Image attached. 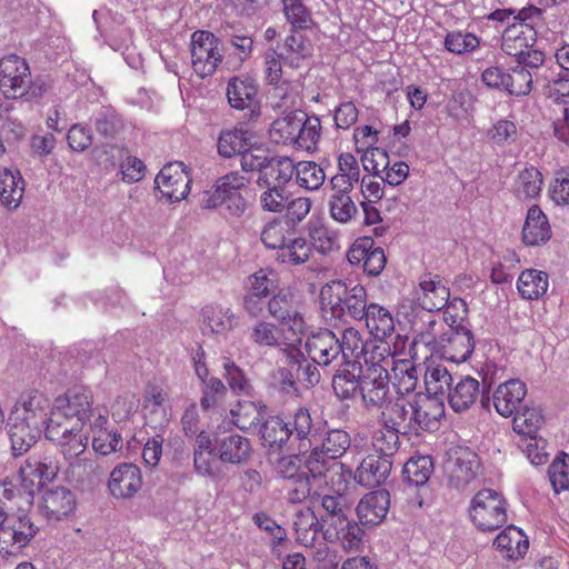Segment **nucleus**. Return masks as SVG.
<instances>
[{
	"instance_id": "f257e3e1",
	"label": "nucleus",
	"mask_w": 569,
	"mask_h": 569,
	"mask_svg": "<svg viewBox=\"0 0 569 569\" xmlns=\"http://www.w3.org/2000/svg\"><path fill=\"white\" fill-rule=\"evenodd\" d=\"M51 407L50 399L37 389L20 393L8 419L13 456H22L37 442Z\"/></svg>"
},
{
	"instance_id": "f03ea898",
	"label": "nucleus",
	"mask_w": 569,
	"mask_h": 569,
	"mask_svg": "<svg viewBox=\"0 0 569 569\" xmlns=\"http://www.w3.org/2000/svg\"><path fill=\"white\" fill-rule=\"evenodd\" d=\"M385 415L388 422L402 425L403 433L432 432L438 430L445 417V403L440 398L426 393L397 397L393 407Z\"/></svg>"
},
{
	"instance_id": "7ed1b4c3",
	"label": "nucleus",
	"mask_w": 569,
	"mask_h": 569,
	"mask_svg": "<svg viewBox=\"0 0 569 569\" xmlns=\"http://www.w3.org/2000/svg\"><path fill=\"white\" fill-rule=\"evenodd\" d=\"M0 91L7 99H38L46 92L42 81L33 80L27 60L11 53L0 59Z\"/></svg>"
},
{
	"instance_id": "20e7f679",
	"label": "nucleus",
	"mask_w": 569,
	"mask_h": 569,
	"mask_svg": "<svg viewBox=\"0 0 569 569\" xmlns=\"http://www.w3.org/2000/svg\"><path fill=\"white\" fill-rule=\"evenodd\" d=\"M471 522L481 531H495L507 522V501L501 492L481 489L469 506Z\"/></svg>"
},
{
	"instance_id": "39448f33",
	"label": "nucleus",
	"mask_w": 569,
	"mask_h": 569,
	"mask_svg": "<svg viewBox=\"0 0 569 569\" xmlns=\"http://www.w3.org/2000/svg\"><path fill=\"white\" fill-rule=\"evenodd\" d=\"M321 302L330 306L332 312L345 310L353 319L360 320L367 311V290L361 284L348 289L346 282L335 280L326 284L320 292Z\"/></svg>"
},
{
	"instance_id": "423d86ee",
	"label": "nucleus",
	"mask_w": 569,
	"mask_h": 569,
	"mask_svg": "<svg viewBox=\"0 0 569 569\" xmlns=\"http://www.w3.org/2000/svg\"><path fill=\"white\" fill-rule=\"evenodd\" d=\"M191 66L197 76L211 77L223 61L220 39L208 30H197L190 41Z\"/></svg>"
},
{
	"instance_id": "0eeeda50",
	"label": "nucleus",
	"mask_w": 569,
	"mask_h": 569,
	"mask_svg": "<svg viewBox=\"0 0 569 569\" xmlns=\"http://www.w3.org/2000/svg\"><path fill=\"white\" fill-rule=\"evenodd\" d=\"M293 529L296 541L309 550V556L315 561L327 560L330 548L321 535L322 526L311 508L305 507L295 513Z\"/></svg>"
},
{
	"instance_id": "6e6552de",
	"label": "nucleus",
	"mask_w": 569,
	"mask_h": 569,
	"mask_svg": "<svg viewBox=\"0 0 569 569\" xmlns=\"http://www.w3.org/2000/svg\"><path fill=\"white\" fill-rule=\"evenodd\" d=\"M361 403L368 411H380L381 419L386 420L387 410L392 408L389 373H382V370H360V391Z\"/></svg>"
},
{
	"instance_id": "1a4fd4ad",
	"label": "nucleus",
	"mask_w": 569,
	"mask_h": 569,
	"mask_svg": "<svg viewBox=\"0 0 569 569\" xmlns=\"http://www.w3.org/2000/svg\"><path fill=\"white\" fill-rule=\"evenodd\" d=\"M268 310L271 317L277 319L282 326H287L292 332L293 338L290 342H284L290 348V352H296L297 357H302L295 345L301 341L305 332V320L297 310L293 302V295L289 290H279L268 302Z\"/></svg>"
},
{
	"instance_id": "9d476101",
	"label": "nucleus",
	"mask_w": 569,
	"mask_h": 569,
	"mask_svg": "<svg viewBox=\"0 0 569 569\" xmlns=\"http://www.w3.org/2000/svg\"><path fill=\"white\" fill-rule=\"evenodd\" d=\"M58 473V467L48 459L43 461L31 456L20 466L16 482L19 483L18 492L24 496V501L30 503L34 493L51 481Z\"/></svg>"
},
{
	"instance_id": "9b49d317",
	"label": "nucleus",
	"mask_w": 569,
	"mask_h": 569,
	"mask_svg": "<svg viewBox=\"0 0 569 569\" xmlns=\"http://www.w3.org/2000/svg\"><path fill=\"white\" fill-rule=\"evenodd\" d=\"M191 174L181 161L166 164L157 174L154 183L161 197L169 202H179L190 192Z\"/></svg>"
},
{
	"instance_id": "f8f14e48",
	"label": "nucleus",
	"mask_w": 569,
	"mask_h": 569,
	"mask_svg": "<svg viewBox=\"0 0 569 569\" xmlns=\"http://www.w3.org/2000/svg\"><path fill=\"white\" fill-rule=\"evenodd\" d=\"M170 398L166 387L148 383L142 397V416L150 428L157 430L164 428L170 420Z\"/></svg>"
},
{
	"instance_id": "ddd939ff",
	"label": "nucleus",
	"mask_w": 569,
	"mask_h": 569,
	"mask_svg": "<svg viewBox=\"0 0 569 569\" xmlns=\"http://www.w3.org/2000/svg\"><path fill=\"white\" fill-rule=\"evenodd\" d=\"M351 440L347 431L333 429L327 432L320 448H315L306 466L310 475H319L323 470V462H333L350 447Z\"/></svg>"
},
{
	"instance_id": "4468645a",
	"label": "nucleus",
	"mask_w": 569,
	"mask_h": 569,
	"mask_svg": "<svg viewBox=\"0 0 569 569\" xmlns=\"http://www.w3.org/2000/svg\"><path fill=\"white\" fill-rule=\"evenodd\" d=\"M347 260L352 266L362 264L368 277H378L387 263L383 249L377 247L371 237L356 239L347 251Z\"/></svg>"
},
{
	"instance_id": "2eb2a0df",
	"label": "nucleus",
	"mask_w": 569,
	"mask_h": 569,
	"mask_svg": "<svg viewBox=\"0 0 569 569\" xmlns=\"http://www.w3.org/2000/svg\"><path fill=\"white\" fill-rule=\"evenodd\" d=\"M36 535V528L27 518L7 516L0 526V555H18Z\"/></svg>"
},
{
	"instance_id": "dca6fc26",
	"label": "nucleus",
	"mask_w": 569,
	"mask_h": 569,
	"mask_svg": "<svg viewBox=\"0 0 569 569\" xmlns=\"http://www.w3.org/2000/svg\"><path fill=\"white\" fill-rule=\"evenodd\" d=\"M480 462L477 453L469 448L455 449L446 466L448 481L457 489L466 488L478 476Z\"/></svg>"
},
{
	"instance_id": "f3484780",
	"label": "nucleus",
	"mask_w": 569,
	"mask_h": 569,
	"mask_svg": "<svg viewBox=\"0 0 569 569\" xmlns=\"http://www.w3.org/2000/svg\"><path fill=\"white\" fill-rule=\"evenodd\" d=\"M475 349V340L470 330L465 327L450 329L440 338L438 352L448 361L460 363L470 358Z\"/></svg>"
},
{
	"instance_id": "a211bd4d",
	"label": "nucleus",
	"mask_w": 569,
	"mask_h": 569,
	"mask_svg": "<svg viewBox=\"0 0 569 569\" xmlns=\"http://www.w3.org/2000/svg\"><path fill=\"white\" fill-rule=\"evenodd\" d=\"M305 348L310 359L320 367L330 366L341 353L339 339L328 329L309 336Z\"/></svg>"
},
{
	"instance_id": "6ab92c4d",
	"label": "nucleus",
	"mask_w": 569,
	"mask_h": 569,
	"mask_svg": "<svg viewBox=\"0 0 569 569\" xmlns=\"http://www.w3.org/2000/svg\"><path fill=\"white\" fill-rule=\"evenodd\" d=\"M527 385L518 378L509 379L495 389L492 403L498 415L512 417L527 396Z\"/></svg>"
},
{
	"instance_id": "aec40b11",
	"label": "nucleus",
	"mask_w": 569,
	"mask_h": 569,
	"mask_svg": "<svg viewBox=\"0 0 569 569\" xmlns=\"http://www.w3.org/2000/svg\"><path fill=\"white\" fill-rule=\"evenodd\" d=\"M53 406L78 419V422H82L84 427L90 417L93 416V395L86 387H76L69 389L63 396L57 397Z\"/></svg>"
},
{
	"instance_id": "412c9836",
	"label": "nucleus",
	"mask_w": 569,
	"mask_h": 569,
	"mask_svg": "<svg viewBox=\"0 0 569 569\" xmlns=\"http://www.w3.org/2000/svg\"><path fill=\"white\" fill-rule=\"evenodd\" d=\"M141 487V471L133 463H120L110 473L108 488L116 498H132Z\"/></svg>"
},
{
	"instance_id": "4be33fe9",
	"label": "nucleus",
	"mask_w": 569,
	"mask_h": 569,
	"mask_svg": "<svg viewBox=\"0 0 569 569\" xmlns=\"http://www.w3.org/2000/svg\"><path fill=\"white\" fill-rule=\"evenodd\" d=\"M302 30L290 29V33L284 38L280 48L283 63L292 69H299L307 59L311 58L313 52V43Z\"/></svg>"
},
{
	"instance_id": "5701e85b",
	"label": "nucleus",
	"mask_w": 569,
	"mask_h": 569,
	"mask_svg": "<svg viewBox=\"0 0 569 569\" xmlns=\"http://www.w3.org/2000/svg\"><path fill=\"white\" fill-rule=\"evenodd\" d=\"M310 249L322 256H329L340 249L339 231L321 218H311L307 223Z\"/></svg>"
},
{
	"instance_id": "b1692460",
	"label": "nucleus",
	"mask_w": 569,
	"mask_h": 569,
	"mask_svg": "<svg viewBox=\"0 0 569 569\" xmlns=\"http://www.w3.org/2000/svg\"><path fill=\"white\" fill-rule=\"evenodd\" d=\"M537 41V31L533 24L510 23L501 36V49L511 57H521L525 50L530 49Z\"/></svg>"
},
{
	"instance_id": "393cba45",
	"label": "nucleus",
	"mask_w": 569,
	"mask_h": 569,
	"mask_svg": "<svg viewBox=\"0 0 569 569\" xmlns=\"http://www.w3.org/2000/svg\"><path fill=\"white\" fill-rule=\"evenodd\" d=\"M521 234L522 242L528 247L542 246L550 240L551 226L539 206L532 204L528 209Z\"/></svg>"
},
{
	"instance_id": "a878e982",
	"label": "nucleus",
	"mask_w": 569,
	"mask_h": 569,
	"mask_svg": "<svg viewBox=\"0 0 569 569\" xmlns=\"http://www.w3.org/2000/svg\"><path fill=\"white\" fill-rule=\"evenodd\" d=\"M248 179L238 171L220 177L213 188L207 191L202 199L204 208L213 209L223 204V200L236 196L246 188Z\"/></svg>"
},
{
	"instance_id": "bb28decb",
	"label": "nucleus",
	"mask_w": 569,
	"mask_h": 569,
	"mask_svg": "<svg viewBox=\"0 0 569 569\" xmlns=\"http://www.w3.org/2000/svg\"><path fill=\"white\" fill-rule=\"evenodd\" d=\"M77 501L71 490L56 487L44 492L42 510L49 520H62L73 515Z\"/></svg>"
},
{
	"instance_id": "cd10ccee",
	"label": "nucleus",
	"mask_w": 569,
	"mask_h": 569,
	"mask_svg": "<svg viewBox=\"0 0 569 569\" xmlns=\"http://www.w3.org/2000/svg\"><path fill=\"white\" fill-rule=\"evenodd\" d=\"M390 508V495L387 490L367 493L357 506V515L361 523L377 526L387 516Z\"/></svg>"
},
{
	"instance_id": "c85d7f7f",
	"label": "nucleus",
	"mask_w": 569,
	"mask_h": 569,
	"mask_svg": "<svg viewBox=\"0 0 569 569\" xmlns=\"http://www.w3.org/2000/svg\"><path fill=\"white\" fill-rule=\"evenodd\" d=\"M392 468V461L386 457L369 455L355 472V480L361 486L375 488L382 485Z\"/></svg>"
},
{
	"instance_id": "c756f323",
	"label": "nucleus",
	"mask_w": 569,
	"mask_h": 569,
	"mask_svg": "<svg viewBox=\"0 0 569 569\" xmlns=\"http://www.w3.org/2000/svg\"><path fill=\"white\" fill-rule=\"evenodd\" d=\"M309 241L297 229L286 243L276 252V260L287 267H298L312 258Z\"/></svg>"
},
{
	"instance_id": "7c9ffc66",
	"label": "nucleus",
	"mask_w": 569,
	"mask_h": 569,
	"mask_svg": "<svg viewBox=\"0 0 569 569\" xmlns=\"http://www.w3.org/2000/svg\"><path fill=\"white\" fill-rule=\"evenodd\" d=\"M480 383L470 376L460 377L448 391L449 406L456 412L468 410L479 397Z\"/></svg>"
},
{
	"instance_id": "2f4dec72",
	"label": "nucleus",
	"mask_w": 569,
	"mask_h": 569,
	"mask_svg": "<svg viewBox=\"0 0 569 569\" xmlns=\"http://www.w3.org/2000/svg\"><path fill=\"white\" fill-rule=\"evenodd\" d=\"M214 450L222 462L239 465L247 461L251 453V443L240 435H230L216 442Z\"/></svg>"
},
{
	"instance_id": "473e14b6",
	"label": "nucleus",
	"mask_w": 569,
	"mask_h": 569,
	"mask_svg": "<svg viewBox=\"0 0 569 569\" xmlns=\"http://www.w3.org/2000/svg\"><path fill=\"white\" fill-rule=\"evenodd\" d=\"M493 545L503 557L512 560L522 558L529 548L527 536L516 526L505 528L495 538Z\"/></svg>"
},
{
	"instance_id": "72a5a7b5",
	"label": "nucleus",
	"mask_w": 569,
	"mask_h": 569,
	"mask_svg": "<svg viewBox=\"0 0 569 569\" xmlns=\"http://www.w3.org/2000/svg\"><path fill=\"white\" fill-rule=\"evenodd\" d=\"M297 163L289 157H271L267 168L259 173L258 186L274 184L286 187L296 173Z\"/></svg>"
},
{
	"instance_id": "f704fd0d",
	"label": "nucleus",
	"mask_w": 569,
	"mask_h": 569,
	"mask_svg": "<svg viewBox=\"0 0 569 569\" xmlns=\"http://www.w3.org/2000/svg\"><path fill=\"white\" fill-rule=\"evenodd\" d=\"M397 362L393 359L389 343L385 340L370 341L363 353L359 365L360 370H382V373H389L388 368Z\"/></svg>"
},
{
	"instance_id": "c9c22d12",
	"label": "nucleus",
	"mask_w": 569,
	"mask_h": 569,
	"mask_svg": "<svg viewBox=\"0 0 569 569\" xmlns=\"http://www.w3.org/2000/svg\"><path fill=\"white\" fill-rule=\"evenodd\" d=\"M363 318L369 332L376 340H386L395 332V321L391 312L379 303H369Z\"/></svg>"
},
{
	"instance_id": "e433bc0d",
	"label": "nucleus",
	"mask_w": 569,
	"mask_h": 569,
	"mask_svg": "<svg viewBox=\"0 0 569 569\" xmlns=\"http://www.w3.org/2000/svg\"><path fill=\"white\" fill-rule=\"evenodd\" d=\"M549 288V276L538 269L521 271L517 280V290L525 300H538L546 295Z\"/></svg>"
},
{
	"instance_id": "4c0bfd02",
	"label": "nucleus",
	"mask_w": 569,
	"mask_h": 569,
	"mask_svg": "<svg viewBox=\"0 0 569 569\" xmlns=\"http://www.w3.org/2000/svg\"><path fill=\"white\" fill-rule=\"evenodd\" d=\"M44 426L46 438L51 442L63 439L66 435L83 430L82 422H78V419L72 418L53 405Z\"/></svg>"
},
{
	"instance_id": "58836bf2",
	"label": "nucleus",
	"mask_w": 569,
	"mask_h": 569,
	"mask_svg": "<svg viewBox=\"0 0 569 569\" xmlns=\"http://www.w3.org/2000/svg\"><path fill=\"white\" fill-rule=\"evenodd\" d=\"M56 443L64 459H76L78 467H83L84 471L91 472L93 470V462L90 459L81 458L86 452L88 446V436L82 431L72 432L71 435L63 436L61 440L52 441Z\"/></svg>"
},
{
	"instance_id": "ea45409f",
	"label": "nucleus",
	"mask_w": 569,
	"mask_h": 569,
	"mask_svg": "<svg viewBox=\"0 0 569 569\" xmlns=\"http://www.w3.org/2000/svg\"><path fill=\"white\" fill-rule=\"evenodd\" d=\"M298 228L289 226V221L282 217H273L269 219L260 231V240L269 250L276 252L290 240V237Z\"/></svg>"
},
{
	"instance_id": "a19ab883",
	"label": "nucleus",
	"mask_w": 569,
	"mask_h": 569,
	"mask_svg": "<svg viewBox=\"0 0 569 569\" xmlns=\"http://www.w3.org/2000/svg\"><path fill=\"white\" fill-rule=\"evenodd\" d=\"M24 182L19 171L0 167V201L8 209H16L23 197Z\"/></svg>"
},
{
	"instance_id": "79ce46f5",
	"label": "nucleus",
	"mask_w": 569,
	"mask_h": 569,
	"mask_svg": "<svg viewBox=\"0 0 569 569\" xmlns=\"http://www.w3.org/2000/svg\"><path fill=\"white\" fill-rule=\"evenodd\" d=\"M542 173L533 166L521 170L513 182V194L522 201L536 200L541 193Z\"/></svg>"
},
{
	"instance_id": "37998d69",
	"label": "nucleus",
	"mask_w": 569,
	"mask_h": 569,
	"mask_svg": "<svg viewBox=\"0 0 569 569\" xmlns=\"http://www.w3.org/2000/svg\"><path fill=\"white\" fill-rule=\"evenodd\" d=\"M250 133L243 126L224 129L220 132L217 141L218 153L222 158H232L241 154L248 147Z\"/></svg>"
},
{
	"instance_id": "c03bdc74",
	"label": "nucleus",
	"mask_w": 569,
	"mask_h": 569,
	"mask_svg": "<svg viewBox=\"0 0 569 569\" xmlns=\"http://www.w3.org/2000/svg\"><path fill=\"white\" fill-rule=\"evenodd\" d=\"M383 426L373 431L371 437V447L378 457H386L390 459L398 450L399 432L402 430V425H392L385 419H381Z\"/></svg>"
},
{
	"instance_id": "a18cd8bd",
	"label": "nucleus",
	"mask_w": 569,
	"mask_h": 569,
	"mask_svg": "<svg viewBox=\"0 0 569 569\" xmlns=\"http://www.w3.org/2000/svg\"><path fill=\"white\" fill-rule=\"evenodd\" d=\"M323 470L319 475H311L313 479H323L325 486L335 495L342 496L349 487L352 471L341 462H323Z\"/></svg>"
},
{
	"instance_id": "49530a36",
	"label": "nucleus",
	"mask_w": 569,
	"mask_h": 569,
	"mask_svg": "<svg viewBox=\"0 0 569 569\" xmlns=\"http://www.w3.org/2000/svg\"><path fill=\"white\" fill-rule=\"evenodd\" d=\"M322 127L316 116L308 117L300 112L298 132L295 138L296 150L315 151L321 138Z\"/></svg>"
},
{
	"instance_id": "de8ad7c7",
	"label": "nucleus",
	"mask_w": 569,
	"mask_h": 569,
	"mask_svg": "<svg viewBox=\"0 0 569 569\" xmlns=\"http://www.w3.org/2000/svg\"><path fill=\"white\" fill-rule=\"evenodd\" d=\"M292 436L290 422L279 416L269 417L261 427V439L270 449H281Z\"/></svg>"
},
{
	"instance_id": "09e8293b",
	"label": "nucleus",
	"mask_w": 569,
	"mask_h": 569,
	"mask_svg": "<svg viewBox=\"0 0 569 569\" xmlns=\"http://www.w3.org/2000/svg\"><path fill=\"white\" fill-rule=\"evenodd\" d=\"M257 87L251 79L232 78L227 88V97L230 106L238 110L252 107L256 101Z\"/></svg>"
},
{
	"instance_id": "8fccbe9b",
	"label": "nucleus",
	"mask_w": 569,
	"mask_h": 569,
	"mask_svg": "<svg viewBox=\"0 0 569 569\" xmlns=\"http://www.w3.org/2000/svg\"><path fill=\"white\" fill-rule=\"evenodd\" d=\"M422 296L419 298L423 309L428 311L442 310L450 298L449 289L442 283L439 276L435 279L423 280L420 282Z\"/></svg>"
},
{
	"instance_id": "3c124183",
	"label": "nucleus",
	"mask_w": 569,
	"mask_h": 569,
	"mask_svg": "<svg viewBox=\"0 0 569 569\" xmlns=\"http://www.w3.org/2000/svg\"><path fill=\"white\" fill-rule=\"evenodd\" d=\"M512 417L513 431L527 438L536 437L545 421L542 411L538 407L525 406L521 410H517Z\"/></svg>"
},
{
	"instance_id": "603ef678",
	"label": "nucleus",
	"mask_w": 569,
	"mask_h": 569,
	"mask_svg": "<svg viewBox=\"0 0 569 569\" xmlns=\"http://www.w3.org/2000/svg\"><path fill=\"white\" fill-rule=\"evenodd\" d=\"M395 375V388L398 397L416 395L413 392L418 382V375L415 365L408 359L397 360L392 367Z\"/></svg>"
},
{
	"instance_id": "864d4df0",
	"label": "nucleus",
	"mask_w": 569,
	"mask_h": 569,
	"mask_svg": "<svg viewBox=\"0 0 569 569\" xmlns=\"http://www.w3.org/2000/svg\"><path fill=\"white\" fill-rule=\"evenodd\" d=\"M300 112L290 113L274 120L269 130L270 139L276 143H282L295 148V138L298 132Z\"/></svg>"
},
{
	"instance_id": "5fc2aeb1",
	"label": "nucleus",
	"mask_w": 569,
	"mask_h": 569,
	"mask_svg": "<svg viewBox=\"0 0 569 569\" xmlns=\"http://www.w3.org/2000/svg\"><path fill=\"white\" fill-rule=\"evenodd\" d=\"M281 11L291 29H309L313 24L311 10L303 0H280Z\"/></svg>"
},
{
	"instance_id": "6e6d98bb",
	"label": "nucleus",
	"mask_w": 569,
	"mask_h": 569,
	"mask_svg": "<svg viewBox=\"0 0 569 569\" xmlns=\"http://www.w3.org/2000/svg\"><path fill=\"white\" fill-rule=\"evenodd\" d=\"M262 407L253 401L243 400L230 410L232 423L240 430H249L260 423L262 418Z\"/></svg>"
},
{
	"instance_id": "4d7b16f0",
	"label": "nucleus",
	"mask_w": 569,
	"mask_h": 569,
	"mask_svg": "<svg viewBox=\"0 0 569 569\" xmlns=\"http://www.w3.org/2000/svg\"><path fill=\"white\" fill-rule=\"evenodd\" d=\"M296 182L306 190H318L326 180L323 169L315 161H299L296 166Z\"/></svg>"
},
{
	"instance_id": "13d9d810",
	"label": "nucleus",
	"mask_w": 569,
	"mask_h": 569,
	"mask_svg": "<svg viewBox=\"0 0 569 569\" xmlns=\"http://www.w3.org/2000/svg\"><path fill=\"white\" fill-rule=\"evenodd\" d=\"M433 470V463L428 456L411 457L403 466V477L412 486L425 485Z\"/></svg>"
},
{
	"instance_id": "bf43d9fd",
	"label": "nucleus",
	"mask_w": 569,
	"mask_h": 569,
	"mask_svg": "<svg viewBox=\"0 0 569 569\" xmlns=\"http://www.w3.org/2000/svg\"><path fill=\"white\" fill-rule=\"evenodd\" d=\"M453 383V378L448 369L441 365H429L425 372V386L428 391L427 395L437 397L442 395L446 389Z\"/></svg>"
},
{
	"instance_id": "052dcab7",
	"label": "nucleus",
	"mask_w": 569,
	"mask_h": 569,
	"mask_svg": "<svg viewBox=\"0 0 569 569\" xmlns=\"http://www.w3.org/2000/svg\"><path fill=\"white\" fill-rule=\"evenodd\" d=\"M328 209L330 217L342 224L350 222L358 213L357 206L350 194H330Z\"/></svg>"
},
{
	"instance_id": "680f3d73",
	"label": "nucleus",
	"mask_w": 569,
	"mask_h": 569,
	"mask_svg": "<svg viewBox=\"0 0 569 569\" xmlns=\"http://www.w3.org/2000/svg\"><path fill=\"white\" fill-rule=\"evenodd\" d=\"M203 325L211 332L222 333L233 327V313L218 306H207L202 310Z\"/></svg>"
},
{
	"instance_id": "e2e57ef3",
	"label": "nucleus",
	"mask_w": 569,
	"mask_h": 569,
	"mask_svg": "<svg viewBox=\"0 0 569 569\" xmlns=\"http://www.w3.org/2000/svg\"><path fill=\"white\" fill-rule=\"evenodd\" d=\"M258 187L264 189L259 196V203L263 211L280 213L284 210L288 194L283 187L270 183Z\"/></svg>"
},
{
	"instance_id": "0e129e2a",
	"label": "nucleus",
	"mask_w": 569,
	"mask_h": 569,
	"mask_svg": "<svg viewBox=\"0 0 569 569\" xmlns=\"http://www.w3.org/2000/svg\"><path fill=\"white\" fill-rule=\"evenodd\" d=\"M369 341H363L359 330L348 327L342 331V340L340 342L342 358L346 360L353 358L355 362L360 363L361 353L366 350Z\"/></svg>"
},
{
	"instance_id": "69168bd1",
	"label": "nucleus",
	"mask_w": 569,
	"mask_h": 569,
	"mask_svg": "<svg viewBox=\"0 0 569 569\" xmlns=\"http://www.w3.org/2000/svg\"><path fill=\"white\" fill-rule=\"evenodd\" d=\"M445 48L455 54L472 52L480 44V39L471 32L450 31L445 38Z\"/></svg>"
},
{
	"instance_id": "338daca9",
	"label": "nucleus",
	"mask_w": 569,
	"mask_h": 569,
	"mask_svg": "<svg viewBox=\"0 0 569 569\" xmlns=\"http://www.w3.org/2000/svg\"><path fill=\"white\" fill-rule=\"evenodd\" d=\"M548 112L553 137L569 147V107L560 103L557 107L548 108Z\"/></svg>"
},
{
	"instance_id": "774afa93",
	"label": "nucleus",
	"mask_w": 569,
	"mask_h": 569,
	"mask_svg": "<svg viewBox=\"0 0 569 569\" xmlns=\"http://www.w3.org/2000/svg\"><path fill=\"white\" fill-rule=\"evenodd\" d=\"M532 89V76L522 66H517L508 72L506 91L511 96H527Z\"/></svg>"
}]
</instances>
